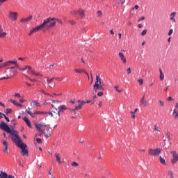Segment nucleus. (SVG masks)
<instances>
[{
  "mask_svg": "<svg viewBox=\"0 0 178 178\" xmlns=\"http://www.w3.org/2000/svg\"><path fill=\"white\" fill-rule=\"evenodd\" d=\"M59 22V19L54 18V17H49L45 19H44L43 23L41 24L43 29H45L46 30H49L51 29H53V27H55L56 26V23Z\"/></svg>",
  "mask_w": 178,
  "mask_h": 178,
  "instance_id": "1",
  "label": "nucleus"
},
{
  "mask_svg": "<svg viewBox=\"0 0 178 178\" xmlns=\"http://www.w3.org/2000/svg\"><path fill=\"white\" fill-rule=\"evenodd\" d=\"M94 90H100L101 91H105V88L102 86V83L101 82V76L96 75V80L95 85L93 86Z\"/></svg>",
  "mask_w": 178,
  "mask_h": 178,
  "instance_id": "2",
  "label": "nucleus"
},
{
  "mask_svg": "<svg viewBox=\"0 0 178 178\" xmlns=\"http://www.w3.org/2000/svg\"><path fill=\"white\" fill-rule=\"evenodd\" d=\"M51 111L47 112V115H49V116H51V118H54V119H58V118H60V113L59 111V109L56 108L54 104H51Z\"/></svg>",
  "mask_w": 178,
  "mask_h": 178,
  "instance_id": "3",
  "label": "nucleus"
},
{
  "mask_svg": "<svg viewBox=\"0 0 178 178\" xmlns=\"http://www.w3.org/2000/svg\"><path fill=\"white\" fill-rule=\"evenodd\" d=\"M162 152V149L161 147H157L156 149H149L148 154L151 156H159V155Z\"/></svg>",
  "mask_w": 178,
  "mask_h": 178,
  "instance_id": "4",
  "label": "nucleus"
},
{
  "mask_svg": "<svg viewBox=\"0 0 178 178\" xmlns=\"http://www.w3.org/2000/svg\"><path fill=\"white\" fill-rule=\"evenodd\" d=\"M18 147L22 149L21 154L23 156H24V155L29 156V151H27V145H26V143H21Z\"/></svg>",
  "mask_w": 178,
  "mask_h": 178,
  "instance_id": "5",
  "label": "nucleus"
},
{
  "mask_svg": "<svg viewBox=\"0 0 178 178\" xmlns=\"http://www.w3.org/2000/svg\"><path fill=\"white\" fill-rule=\"evenodd\" d=\"M17 12L10 11L8 13V17L10 19L12 22H16L17 20Z\"/></svg>",
  "mask_w": 178,
  "mask_h": 178,
  "instance_id": "6",
  "label": "nucleus"
},
{
  "mask_svg": "<svg viewBox=\"0 0 178 178\" xmlns=\"http://www.w3.org/2000/svg\"><path fill=\"white\" fill-rule=\"evenodd\" d=\"M0 129L1 130H3L4 131H6V133L9 132V129H10L9 127V125H8V124H6L5 122L2 121L0 123Z\"/></svg>",
  "mask_w": 178,
  "mask_h": 178,
  "instance_id": "7",
  "label": "nucleus"
},
{
  "mask_svg": "<svg viewBox=\"0 0 178 178\" xmlns=\"http://www.w3.org/2000/svg\"><path fill=\"white\" fill-rule=\"evenodd\" d=\"M44 28L42 25V24L33 29H32L29 33V35H31V34H34V33H38V31H40L41 30H43Z\"/></svg>",
  "mask_w": 178,
  "mask_h": 178,
  "instance_id": "8",
  "label": "nucleus"
},
{
  "mask_svg": "<svg viewBox=\"0 0 178 178\" xmlns=\"http://www.w3.org/2000/svg\"><path fill=\"white\" fill-rule=\"evenodd\" d=\"M171 154L172 155V159H171V162L172 165L177 163L178 161V154L176 152H171Z\"/></svg>",
  "mask_w": 178,
  "mask_h": 178,
  "instance_id": "9",
  "label": "nucleus"
},
{
  "mask_svg": "<svg viewBox=\"0 0 178 178\" xmlns=\"http://www.w3.org/2000/svg\"><path fill=\"white\" fill-rule=\"evenodd\" d=\"M11 138L14 141V143L16 144L17 146L19 147V145L22 144V139L20 138V137H19V135H16L15 136H12Z\"/></svg>",
  "mask_w": 178,
  "mask_h": 178,
  "instance_id": "10",
  "label": "nucleus"
},
{
  "mask_svg": "<svg viewBox=\"0 0 178 178\" xmlns=\"http://www.w3.org/2000/svg\"><path fill=\"white\" fill-rule=\"evenodd\" d=\"M2 144L4 147V148H3V152H6L7 155H9V152L8 151V149H9V143L6 140H3Z\"/></svg>",
  "mask_w": 178,
  "mask_h": 178,
  "instance_id": "11",
  "label": "nucleus"
},
{
  "mask_svg": "<svg viewBox=\"0 0 178 178\" xmlns=\"http://www.w3.org/2000/svg\"><path fill=\"white\" fill-rule=\"evenodd\" d=\"M45 124H35V127L37 129V130H38V131H40V133H44V131H42V127H45Z\"/></svg>",
  "mask_w": 178,
  "mask_h": 178,
  "instance_id": "12",
  "label": "nucleus"
},
{
  "mask_svg": "<svg viewBox=\"0 0 178 178\" xmlns=\"http://www.w3.org/2000/svg\"><path fill=\"white\" fill-rule=\"evenodd\" d=\"M77 103L79 104L78 106H76L75 107V109H81L83 105H84L85 104H87V102H84V101H81V100H78Z\"/></svg>",
  "mask_w": 178,
  "mask_h": 178,
  "instance_id": "13",
  "label": "nucleus"
},
{
  "mask_svg": "<svg viewBox=\"0 0 178 178\" xmlns=\"http://www.w3.org/2000/svg\"><path fill=\"white\" fill-rule=\"evenodd\" d=\"M9 134H10V136H12V137H16V136H19V132H17V131H15L13 129H9V131L7 132Z\"/></svg>",
  "mask_w": 178,
  "mask_h": 178,
  "instance_id": "14",
  "label": "nucleus"
},
{
  "mask_svg": "<svg viewBox=\"0 0 178 178\" xmlns=\"http://www.w3.org/2000/svg\"><path fill=\"white\" fill-rule=\"evenodd\" d=\"M31 20H33V15H30L27 18H22L20 23H27V22H30Z\"/></svg>",
  "mask_w": 178,
  "mask_h": 178,
  "instance_id": "15",
  "label": "nucleus"
},
{
  "mask_svg": "<svg viewBox=\"0 0 178 178\" xmlns=\"http://www.w3.org/2000/svg\"><path fill=\"white\" fill-rule=\"evenodd\" d=\"M118 56L123 63H127L126 56H124V54H123V53L119 52Z\"/></svg>",
  "mask_w": 178,
  "mask_h": 178,
  "instance_id": "16",
  "label": "nucleus"
},
{
  "mask_svg": "<svg viewBox=\"0 0 178 178\" xmlns=\"http://www.w3.org/2000/svg\"><path fill=\"white\" fill-rule=\"evenodd\" d=\"M23 120L25 122V123L26 124V125L28 126V127H30V129H31V122L30 121V120L29 119V118H27V117H24V118H23Z\"/></svg>",
  "mask_w": 178,
  "mask_h": 178,
  "instance_id": "17",
  "label": "nucleus"
},
{
  "mask_svg": "<svg viewBox=\"0 0 178 178\" xmlns=\"http://www.w3.org/2000/svg\"><path fill=\"white\" fill-rule=\"evenodd\" d=\"M6 35H7L6 32L3 31V29H2V26L0 25V38H5Z\"/></svg>",
  "mask_w": 178,
  "mask_h": 178,
  "instance_id": "18",
  "label": "nucleus"
},
{
  "mask_svg": "<svg viewBox=\"0 0 178 178\" xmlns=\"http://www.w3.org/2000/svg\"><path fill=\"white\" fill-rule=\"evenodd\" d=\"M176 17V13L174 12V13H172L170 15V20L171 22H173L174 23H176V19L175 18Z\"/></svg>",
  "mask_w": 178,
  "mask_h": 178,
  "instance_id": "19",
  "label": "nucleus"
},
{
  "mask_svg": "<svg viewBox=\"0 0 178 178\" xmlns=\"http://www.w3.org/2000/svg\"><path fill=\"white\" fill-rule=\"evenodd\" d=\"M140 105L142 106H147L148 105V101L145 100V99H141L140 100Z\"/></svg>",
  "mask_w": 178,
  "mask_h": 178,
  "instance_id": "20",
  "label": "nucleus"
},
{
  "mask_svg": "<svg viewBox=\"0 0 178 178\" xmlns=\"http://www.w3.org/2000/svg\"><path fill=\"white\" fill-rule=\"evenodd\" d=\"M55 156L56 162H58V163H62V161H60V154H59V153H56Z\"/></svg>",
  "mask_w": 178,
  "mask_h": 178,
  "instance_id": "21",
  "label": "nucleus"
},
{
  "mask_svg": "<svg viewBox=\"0 0 178 178\" xmlns=\"http://www.w3.org/2000/svg\"><path fill=\"white\" fill-rule=\"evenodd\" d=\"M67 107H66V106H65V105H63V106L58 107V111L60 113L65 112V111H67Z\"/></svg>",
  "mask_w": 178,
  "mask_h": 178,
  "instance_id": "22",
  "label": "nucleus"
},
{
  "mask_svg": "<svg viewBox=\"0 0 178 178\" xmlns=\"http://www.w3.org/2000/svg\"><path fill=\"white\" fill-rule=\"evenodd\" d=\"M159 73H160V80L161 81H163L165 79V75L163 74V72H162V70L159 69Z\"/></svg>",
  "mask_w": 178,
  "mask_h": 178,
  "instance_id": "23",
  "label": "nucleus"
},
{
  "mask_svg": "<svg viewBox=\"0 0 178 178\" xmlns=\"http://www.w3.org/2000/svg\"><path fill=\"white\" fill-rule=\"evenodd\" d=\"M27 113L31 116V118H35V113H33L31 111H30V107L28 108V109L26 110Z\"/></svg>",
  "mask_w": 178,
  "mask_h": 178,
  "instance_id": "24",
  "label": "nucleus"
},
{
  "mask_svg": "<svg viewBox=\"0 0 178 178\" xmlns=\"http://www.w3.org/2000/svg\"><path fill=\"white\" fill-rule=\"evenodd\" d=\"M159 161H160V163H161L162 165H166V161L165 160V159H163V158L162 157V156H159Z\"/></svg>",
  "mask_w": 178,
  "mask_h": 178,
  "instance_id": "25",
  "label": "nucleus"
},
{
  "mask_svg": "<svg viewBox=\"0 0 178 178\" xmlns=\"http://www.w3.org/2000/svg\"><path fill=\"white\" fill-rule=\"evenodd\" d=\"M170 140V132H166V138L163 139V141Z\"/></svg>",
  "mask_w": 178,
  "mask_h": 178,
  "instance_id": "26",
  "label": "nucleus"
},
{
  "mask_svg": "<svg viewBox=\"0 0 178 178\" xmlns=\"http://www.w3.org/2000/svg\"><path fill=\"white\" fill-rule=\"evenodd\" d=\"M78 13H79L80 16H81V17H84L86 16V11L84 10H78Z\"/></svg>",
  "mask_w": 178,
  "mask_h": 178,
  "instance_id": "27",
  "label": "nucleus"
},
{
  "mask_svg": "<svg viewBox=\"0 0 178 178\" xmlns=\"http://www.w3.org/2000/svg\"><path fill=\"white\" fill-rule=\"evenodd\" d=\"M37 115H48V112L36 111L35 112V116Z\"/></svg>",
  "mask_w": 178,
  "mask_h": 178,
  "instance_id": "28",
  "label": "nucleus"
},
{
  "mask_svg": "<svg viewBox=\"0 0 178 178\" xmlns=\"http://www.w3.org/2000/svg\"><path fill=\"white\" fill-rule=\"evenodd\" d=\"M31 73L33 76H40V77H42V74H40V72H35V70H31Z\"/></svg>",
  "mask_w": 178,
  "mask_h": 178,
  "instance_id": "29",
  "label": "nucleus"
},
{
  "mask_svg": "<svg viewBox=\"0 0 178 178\" xmlns=\"http://www.w3.org/2000/svg\"><path fill=\"white\" fill-rule=\"evenodd\" d=\"M58 79L56 77H52V78H47V83L48 84H50L54 81V80Z\"/></svg>",
  "mask_w": 178,
  "mask_h": 178,
  "instance_id": "30",
  "label": "nucleus"
},
{
  "mask_svg": "<svg viewBox=\"0 0 178 178\" xmlns=\"http://www.w3.org/2000/svg\"><path fill=\"white\" fill-rule=\"evenodd\" d=\"M6 175L7 173L3 172V171H1L0 172V178H6Z\"/></svg>",
  "mask_w": 178,
  "mask_h": 178,
  "instance_id": "31",
  "label": "nucleus"
},
{
  "mask_svg": "<svg viewBox=\"0 0 178 178\" xmlns=\"http://www.w3.org/2000/svg\"><path fill=\"white\" fill-rule=\"evenodd\" d=\"M74 72H76V73H86V70L83 69H75Z\"/></svg>",
  "mask_w": 178,
  "mask_h": 178,
  "instance_id": "32",
  "label": "nucleus"
},
{
  "mask_svg": "<svg viewBox=\"0 0 178 178\" xmlns=\"http://www.w3.org/2000/svg\"><path fill=\"white\" fill-rule=\"evenodd\" d=\"M114 88L115 91H117V92H119L120 94V92H123V89H119V86H114Z\"/></svg>",
  "mask_w": 178,
  "mask_h": 178,
  "instance_id": "33",
  "label": "nucleus"
},
{
  "mask_svg": "<svg viewBox=\"0 0 178 178\" xmlns=\"http://www.w3.org/2000/svg\"><path fill=\"white\" fill-rule=\"evenodd\" d=\"M173 115H174L175 119H178V111H177V110L174 109Z\"/></svg>",
  "mask_w": 178,
  "mask_h": 178,
  "instance_id": "34",
  "label": "nucleus"
},
{
  "mask_svg": "<svg viewBox=\"0 0 178 178\" xmlns=\"http://www.w3.org/2000/svg\"><path fill=\"white\" fill-rule=\"evenodd\" d=\"M6 63H8L7 66H10V65H14V63H16V60H8L6 62Z\"/></svg>",
  "mask_w": 178,
  "mask_h": 178,
  "instance_id": "35",
  "label": "nucleus"
},
{
  "mask_svg": "<svg viewBox=\"0 0 178 178\" xmlns=\"http://www.w3.org/2000/svg\"><path fill=\"white\" fill-rule=\"evenodd\" d=\"M114 2H115L117 5H123V3H124V2L122 1V0H115Z\"/></svg>",
  "mask_w": 178,
  "mask_h": 178,
  "instance_id": "36",
  "label": "nucleus"
},
{
  "mask_svg": "<svg viewBox=\"0 0 178 178\" xmlns=\"http://www.w3.org/2000/svg\"><path fill=\"white\" fill-rule=\"evenodd\" d=\"M8 63H3L2 64H0V69L8 67Z\"/></svg>",
  "mask_w": 178,
  "mask_h": 178,
  "instance_id": "37",
  "label": "nucleus"
},
{
  "mask_svg": "<svg viewBox=\"0 0 178 178\" xmlns=\"http://www.w3.org/2000/svg\"><path fill=\"white\" fill-rule=\"evenodd\" d=\"M27 67H29L27 65H25L24 67H19V70L20 72H24V70H27Z\"/></svg>",
  "mask_w": 178,
  "mask_h": 178,
  "instance_id": "38",
  "label": "nucleus"
},
{
  "mask_svg": "<svg viewBox=\"0 0 178 178\" xmlns=\"http://www.w3.org/2000/svg\"><path fill=\"white\" fill-rule=\"evenodd\" d=\"M159 106H161V107L165 106V102H163V100H159Z\"/></svg>",
  "mask_w": 178,
  "mask_h": 178,
  "instance_id": "39",
  "label": "nucleus"
},
{
  "mask_svg": "<svg viewBox=\"0 0 178 178\" xmlns=\"http://www.w3.org/2000/svg\"><path fill=\"white\" fill-rule=\"evenodd\" d=\"M154 131H159V133H161V129H159V127H158V125H154Z\"/></svg>",
  "mask_w": 178,
  "mask_h": 178,
  "instance_id": "40",
  "label": "nucleus"
},
{
  "mask_svg": "<svg viewBox=\"0 0 178 178\" xmlns=\"http://www.w3.org/2000/svg\"><path fill=\"white\" fill-rule=\"evenodd\" d=\"M138 82L139 83L140 86H143V84H144V80H143V79H139Z\"/></svg>",
  "mask_w": 178,
  "mask_h": 178,
  "instance_id": "41",
  "label": "nucleus"
},
{
  "mask_svg": "<svg viewBox=\"0 0 178 178\" xmlns=\"http://www.w3.org/2000/svg\"><path fill=\"white\" fill-rule=\"evenodd\" d=\"M72 166L74 167V168H77V166H79V163H77V162L74 161L72 163Z\"/></svg>",
  "mask_w": 178,
  "mask_h": 178,
  "instance_id": "42",
  "label": "nucleus"
},
{
  "mask_svg": "<svg viewBox=\"0 0 178 178\" xmlns=\"http://www.w3.org/2000/svg\"><path fill=\"white\" fill-rule=\"evenodd\" d=\"M130 113L131 115L132 119H136V112L131 111Z\"/></svg>",
  "mask_w": 178,
  "mask_h": 178,
  "instance_id": "43",
  "label": "nucleus"
},
{
  "mask_svg": "<svg viewBox=\"0 0 178 178\" xmlns=\"http://www.w3.org/2000/svg\"><path fill=\"white\" fill-rule=\"evenodd\" d=\"M70 112H73L74 113H76V111H80V109H76V108H69Z\"/></svg>",
  "mask_w": 178,
  "mask_h": 178,
  "instance_id": "44",
  "label": "nucleus"
},
{
  "mask_svg": "<svg viewBox=\"0 0 178 178\" xmlns=\"http://www.w3.org/2000/svg\"><path fill=\"white\" fill-rule=\"evenodd\" d=\"M33 105H35V106H41V105H40V103L37 101L33 102Z\"/></svg>",
  "mask_w": 178,
  "mask_h": 178,
  "instance_id": "45",
  "label": "nucleus"
},
{
  "mask_svg": "<svg viewBox=\"0 0 178 178\" xmlns=\"http://www.w3.org/2000/svg\"><path fill=\"white\" fill-rule=\"evenodd\" d=\"M36 141L38 144H41L42 143V140H41L40 138H37Z\"/></svg>",
  "mask_w": 178,
  "mask_h": 178,
  "instance_id": "46",
  "label": "nucleus"
},
{
  "mask_svg": "<svg viewBox=\"0 0 178 178\" xmlns=\"http://www.w3.org/2000/svg\"><path fill=\"white\" fill-rule=\"evenodd\" d=\"M145 34H147V29H144L142 33H141V35L144 36L145 35Z\"/></svg>",
  "mask_w": 178,
  "mask_h": 178,
  "instance_id": "47",
  "label": "nucleus"
},
{
  "mask_svg": "<svg viewBox=\"0 0 178 178\" xmlns=\"http://www.w3.org/2000/svg\"><path fill=\"white\" fill-rule=\"evenodd\" d=\"M3 116L6 119V122H10V120H9V118H8L5 114H3Z\"/></svg>",
  "mask_w": 178,
  "mask_h": 178,
  "instance_id": "48",
  "label": "nucleus"
},
{
  "mask_svg": "<svg viewBox=\"0 0 178 178\" xmlns=\"http://www.w3.org/2000/svg\"><path fill=\"white\" fill-rule=\"evenodd\" d=\"M6 113H7V115H9V113H12V110L10 108H7Z\"/></svg>",
  "mask_w": 178,
  "mask_h": 178,
  "instance_id": "49",
  "label": "nucleus"
},
{
  "mask_svg": "<svg viewBox=\"0 0 178 178\" xmlns=\"http://www.w3.org/2000/svg\"><path fill=\"white\" fill-rule=\"evenodd\" d=\"M26 78L29 79V80H30V81H32V83H34V82L37 81V80L33 79H31V78H30L29 76H26Z\"/></svg>",
  "mask_w": 178,
  "mask_h": 178,
  "instance_id": "50",
  "label": "nucleus"
},
{
  "mask_svg": "<svg viewBox=\"0 0 178 178\" xmlns=\"http://www.w3.org/2000/svg\"><path fill=\"white\" fill-rule=\"evenodd\" d=\"M49 174L50 175V176H51L52 178H55V177L54 176V175H52V170H49Z\"/></svg>",
  "mask_w": 178,
  "mask_h": 178,
  "instance_id": "51",
  "label": "nucleus"
},
{
  "mask_svg": "<svg viewBox=\"0 0 178 178\" xmlns=\"http://www.w3.org/2000/svg\"><path fill=\"white\" fill-rule=\"evenodd\" d=\"M14 97H15L16 98H20V97H22V96L20 95L19 93H15V94L14 95Z\"/></svg>",
  "mask_w": 178,
  "mask_h": 178,
  "instance_id": "52",
  "label": "nucleus"
},
{
  "mask_svg": "<svg viewBox=\"0 0 178 178\" xmlns=\"http://www.w3.org/2000/svg\"><path fill=\"white\" fill-rule=\"evenodd\" d=\"M97 15L99 17H102V11H98Z\"/></svg>",
  "mask_w": 178,
  "mask_h": 178,
  "instance_id": "53",
  "label": "nucleus"
},
{
  "mask_svg": "<svg viewBox=\"0 0 178 178\" xmlns=\"http://www.w3.org/2000/svg\"><path fill=\"white\" fill-rule=\"evenodd\" d=\"M127 74H130V73H131V68L129 67L127 70Z\"/></svg>",
  "mask_w": 178,
  "mask_h": 178,
  "instance_id": "54",
  "label": "nucleus"
},
{
  "mask_svg": "<svg viewBox=\"0 0 178 178\" xmlns=\"http://www.w3.org/2000/svg\"><path fill=\"white\" fill-rule=\"evenodd\" d=\"M40 92H41V94H43L44 95H47V92H45L44 90H40Z\"/></svg>",
  "mask_w": 178,
  "mask_h": 178,
  "instance_id": "55",
  "label": "nucleus"
},
{
  "mask_svg": "<svg viewBox=\"0 0 178 178\" xmlns=\"http://www.w3.org/2000/svg\"><path fill=\"white\" fill-rule=\"evenodd\" d=\"M102 95H104V92H99L97 93V97H102Z\"/></svg>",
  "mask_w": 178,
  "mask_h": 178,
  "instance_id": "56",
  "label": "nucleus"
},
{
  "mask_svg": "<svg viewBox=\"0 0 178 178\" xmlns=\"http://www.w3.org/2000/svg\"><path fill=\"white\" fill-rule=\"evenodd\" d=\"M173 34V29H170L168 32V35H172Z\"/></svg>",
  "mask_w": 178,
  "mask_h": 178,
  "instance_id": "57",
  "label": "nucleus"
},
{
  "mask_svg": "<svg viewBox=\"0 0 178 178\" xmlns=\"http://www.w3.org/2000/svg\"><path fill=\"white\" fill-rule=\"evenodd\" d=\"M168 175H170V178L174 177H173V172H172V171H169V172H168Z\"/></svg>",
  "mask_w": 178,
  "mask_h": 178,
  "instance_id": "58",
  "label": "nucleus"
},
{
  "mask_svg": "<svg viewBox=\"0 0 178 178\" xmlns=\"http://www.w3.org/2000/svg\"><path fill=\"white\" fill-rule=\"evenodd\" d=\"M71 15H77V11H76V10H72V11H71Z\"/></svg>",
  "mask_w": 178,
  "mask_h": 178,
  "instance_id": "59",
  "label": "nucleus"
},
{
  "mask_svg": "<svg viewBox=\"0 0 178 178\" xmlns=\"http://www.w3.org/2000/svg\"><path fill=\"white\" fill-rule=\"evenodd\" d=\"M10 102H11V104H13L14 105H16V104H17V102L13 99H11Z\"/></svg>",
  "mask_w": 178,
  "mask_h": 178,
  "instance_id": "60",
  "label": "nucleus"
},
{
  "mask_svg": "<svg viewBox=\"0 0 178 178\" xmlns=\"http://www.w3.org/2000/svg\"><path fill=\"white\" fill-rule=\"evenodd\" d=\"M15 106H17L18 108H22V106H23V105L19 103H17Z\"/></svg>",
  "mask_w": 178,
  "mask_h": 178,
  "instance_id": "61",
  "label": "nucleus"
},
{
  "mask_svg": "<svg viewBox=\"0 0 178 178\" xmlns=\"http://www.w3.org/2000/svg\"><path fill=\"white\" fill-rule=\"evenodd\" d=\"M138 8H140V7L138 6V5H136V6H134V8H133V10H134V9H135L136 10H137L138 9Z\"/></svg>",
  "mask_w": 178,
  "mask_h": 178,
  "instance_id": "62",
  "label": "nucleus"
},
{
  "mask_svg": "<svg viewBox=\"0 0 178 178\" xmlns=\"http://www.w3.org/2000/svg\"><path fill=\"white\" fill-rule=\"evenodd\" d=\"M14 65H15V67H17V69L19 70V67H20L19 66V64H17V61L16 60V63H14Z\"/></svg>",
  "mask_w": 178,
  "mask_h": 178,
  "instance_id": "63",
  "label": "nucleus"
},
{
  "mask_svg": "<svg viewBox=\"0 0 178 178\" xmlns=\"http://www.w3.org/2000/svg\"><path fill=\"white\" fill-rule=\"evenodd\" d=\"M173 98H172V97H168V98L167 99V101H172Z\"/></svg>",
  "mask_w": 178,
  "mask_h": 178,
  "instance_id": "64",
  "label": "nucleus"
}]
</instances>
